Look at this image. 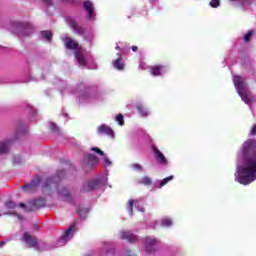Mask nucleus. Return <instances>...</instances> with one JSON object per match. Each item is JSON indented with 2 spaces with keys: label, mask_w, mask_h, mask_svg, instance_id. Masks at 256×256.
I'll return each instance as SVG.
<instances>
[{
  "label": "nucleus",
  "mask_w": 256,
  "mask_h": 256,
  "mask_svg": "<svg viewBox=\"0 0 256 256\" xmlns=\"http://www.w3.org/2000/svg\"><path fill=\"white\" fill-rule=\"evenodd\" d=\"M41 35L46 41H51V39H53V33L49 30L42 31Z\"/></svg>",
  "instance_id": "nucleus-27"
},
{
  "label": "nucleus",
  "mask_w": 256,
  "mask_h": 256,
  "mask_svg": "<svg viewBox=\"0 0 256 256\" xmlns=\"http://www.w3.org/2000/svg\"><path fill=\"white\" fill-rule=\"evenodd\" d=\"M49 128L51 129V131L53 133H59V127H57V125L55 123L51 122L49 124Z\"/></svg>",
  "instance_id": "nucleus-33"
},
{
  "label": "nucleus",
  "mask_w": 256,
  "mask_h": 256,
  "mask_svg": "<svg viewBox=\"0 0 256 256\" xmlns=\"http://www.w3.org/2000/svg\"><path fill=\"white\" fill-rule=\"evenodd\" d=\"M12 27H14V32L20 35H31L33 33V26L29 23H23L21 21H13Z\"/></svg>",
  "instance_id": "nucleus-10"
},
{
  "label": "nucleus",
  "mask_w": 256,
  "mask_h": 256,
  "mask_svg": "<svg viewBox=\"0 0 256 256\" xmlns=\"http://www.w3.org/2000/svg\"><path fill=\"white\" fill-rule=\"evenodd\" d=\"M136 110L138 111V115L144 119L151 115V110L141 103L136 104Z\"/></svg>",
  "instance_id": "nucleus-20"
},
{
  "label": "nucleus",
  "mask_w": 256,
  "mask_h": 256,
  "mask_svg": "<svg viewBox=\"0 0 256 256\" xmlns=\"http://www.w3.org/2000/svg\"><path fill=\"white\" fill-rule=\"evenodd\" d=\"M40 184L41 178H36L30 184H26L24 187H22V189L27 193H34V191H37V187H39Z\"/></svg>",
  "instance_id": "nucleus-18"
},
{
  "label": "nucleus",
  "mask_w": 256,
  "mask_h": 256,
  "mask_svg": "<svg viewBox=\"0 0 256 256\" xmlns=\"http://www.w3.org/2000/svg\"><path fill=\"white\" fill-rule=\"evenodd\" d=\"M43 206H45V199L43 198H37L32 203L33 209H39V207H43Z\"/></svg>",
  "instance_id": "nucleus-25"
},
{
  "label": "nucleus",
  "mask_w": 256,
  "mask_h": 256,
  "mask_svg": "<svg viewBox=\"0 0 256 256\" xmlns=\"http://www.w3.org/2000/svg\"><path fill=\"white\" fill-rule=\"evenodd\" d=\"M62 41L66 49L75 51V59L80 67H87V69H97V64L93 59L91 53L79 48V43L68 36H62Z\"/></svg>",
  "instance_id": "nucleus-4"
},
{
  "label": "nucleus",
  "mask_w": 256,
  "mask_h": 256,
  "mask_svg": "<svg viewBox=\"0 0 256 256\" xmlns=\"http://www.w3.org/2000/svg\"><path fill=\"white\" fill-rule=\"evenodd\" d=\"M221 5V2L219 0H211L210 1V7H213L214 9H217Z\"/></svg>",
  "instance_id": "nucleus-34"
},
{
  "label": "nucleus",
  "mask_w": 256,
  "mask_h": 256,
  "mask_svg": "<svg viewBox=\"0 0 256 256\" xmlns=\"http://www.w3.org/2000/svg\"><path fill=\"white\" fill-rule=\"evenodd\" d=\"M54 85H57L60 90L61 95L64 93H79V103L81 105H87V103H93L95 99V94L91 91V88L87 87L85 84L81 83L76 85L75 87L67 85L65 80H61L59 78L56 79Z\"/></svg>",
  "instance_id": "nucleus-3"
},
{
  "label": "nucleus",
  "mask_w": 256,
  "mask_h": 256,
  "mask_svg": "<svg viewBox=\"0 0 256 256\" xmlns=\"http://www.w3.org/2000/svg\"><path fill=\"white\" fill-rule=\"evenodd\" d=\"M152 152L158 165H161L162 167H169V160H167L165 154H163V152H161L157 146L152 145Z\"/></svg>",
  "instance_id": "nucleus-14"
},
{
  "label": "nucleus",
  "mask_w": 256,
  "mask_h": 256,
  "mask_svg": "<svg viewBox=\"0 0 256 256\" xmlns=\"http://www.w3.org/2000/svg\"><path fill=\"white\" fill-rule=\"evenodd\" d=\"M13 163L19 165V163H21V156H15L13 159Z\"/></svg>",
  "instance_id": "nucleus-42"
},
{
  "label": "nucleus",
  "mask_w": 256,
  "mask_h": 256,
  "mask_svg": "<svg viewBox=\"0 0 256 256\" xmlns=\"http://www.w3.org/2000/svg\"><path fill=\"white\" fill-rule=\"evenodd\" d=\"M250 135H256V124H254L250 130Z\"/></svg>",
  "instance_id": "nucleus-43"
},
{
  "label": "nucleus",
  "mask_w": 256,
  "mask_h": 256,
  "mask_svg": "<svg viewBox=\"0 0 256 256\" xmlns=\"http://www.w3.org/2000/svg\"><path fill=\"white\" fill-rule=\"evenodd\" d=\"M112 65L117 71L125 70V60L121 57V53H117V59L112 62Z\"/></svg>",
  "instance_id": "nucleus-19"
},
{
  "label": "nucleus",
  "mask_w": 256,
  "mask_h": 256,
  "mask_svg": "<svg viewBox=\"0 0 256 256\" xmlns=\"http://www.w3.org/2000/svg\"><path fill=\"white\" fill-rule=\"evenodd\" d=\"M32 115H33V117H35V115H37V111L36 110H32Z\"/></svg>",
  "instance_id": "nucleus-47"
},
{
  "label": "nucleus",
  "mask_w": 256,
  "mask_h": 256,
  "mask_svg": "<svg viewBox=\"0 0 256 256\" xmlns=\"http://www.w3.org/2000/svg\"><path fill=\"white\" fill-rule=\"evenodd\" d=\"M9 140L0 142V155H4V153H7L9 151Z\"/></svg>",
  "instance_id": "nucleus-24"
},
{
  "label": "nucleus",
  "mask_w": 256,
  "mask_h": 256,
  "mask_svg": "<svg viewBox=\"0 0 256 256\" xmlns=\"http://www.w3.org/2000/svg\"><path fill=\"white\" fill-rule=\"evenodd\" d=\"M105 255L112 256L115 255V249L111 248V243L104 244Z\"/></svg>",
  "instance_id": "nucleus-26"
},
{
  "label": "nucleus",
  "mask_w": 256,
  "mask_h": 256,
  "mask_svg": "<svg viewBox=\"0 0 256 256\" xmlns=\"http://www.w3.org/2000/svg\"><path fill=\"white\" fill-rule=\"evenodd\" d=\"M64 117H67V114H65Z\"/></svg>",
  "instance_id": "nucleus-50"
},
{
  "label": "nucleus",
  "mask_w": 256,
  "mask_h": 256,
  "mask_svg": "<svg viewBox=\"0 0 256 256\" xmlns=\"http://www.w3.org/2000/svg\"><path fill=\"white\" fill-rule=\"evenodd\" d=\"M124 255L125 256H135V254H133V252H131V250H125Z\"/></svg>",
  "instance_id": "nucleus-44"
},
{
  "label": "nucleus",
  "mask_w": 256,
  "mask_h": 256,
  "mask_svg": "<svg viewBox=\"0 0 256 256\" xmlns=\"http://www.w3.org/2000/svg\"><path fill=\"white\" fill-rule=\"evenodd\" d=\"M119 239H122L123 241H127V243L135 244L137 241H139V236H137L133 231L131 230H120L118 232Z\"/></svg>",
  "instance_id": "nucleus-11"
},
{
  "label": "nucleus",
  "mask_w": 256,
  "mask_h": 256,
  "mask_svg": "<svg viewBox=\"0 0 256 256\" xmlns=\"http://www.w3.org/2000/svg\"><path fill=\"white\" fill-rule=\"evenodd\" d=\"M23 241L28 245V247L34 248L37 247V238L30 235L28 232H25L23 235Z\"/></svg>",
  "instance_id": "nucleus-21"
},
{
  "label": "nucleus",
  "mask_w": 256,
  "mask_h": 256,
  "mask_svg": "<svg viewBox=\"0 0 256 256\" xmlns=\"http://www.w3.org/2000/svg\"><path fill=\"white\" fill-rule=\"evenodd\" d=\"M18 207H21L22 209H25V203H19Z\"/></svg>",
  "instance_id": "nucleus-45"
},
{
  "label": "nucleus",
  "mask_w": 256,
  "mask_h": 256,
  "mask_svg": "<svg viewBox=\"0 0 256 256\" xmlns=\"http://www.w3.org/2000/svg\"><path fill=\"white\" fill-rule=\"evenodd\" d=\"M97 135H106L107 137H111V139H115V131L113 128L107 124H101L96 129Z\"/></svg>",
  "instance_id": "nucleus-17"
},
{
  "label": "nucleus",
  "mask_w": 256,
  "mask_h": 256,
  "mask_svg": "<svg viewBox=\"0 0 256 256\" xmlns=\"http://www.w3.org/2000/svg\"><path fill=\"white\" fill-rule=\"evenodd\" d=\"M65 23H68L69 27L74 29V32L77 33L78 35H84L85 34V29L83 27L79 26L77 23V18L75 16H65L64 17Z\"/></svg>",
  "instance_id": "nucleus-12"
},
{
  "label": "nucleus",
  "mask_w": 256,
  "mask_h": 256,
  "mask_svg": "<svg viewBox=\"0 0 256 256\" xmlns=\"http://www.w3.org/2000/svg\"><path fill=\"white\" fill-rule=\"evenodd\" d=\"M160 225L161 227H166V228L173 227V218L169 216L163 217L160 220Z\"/></svg>",
  "instance_id": "nucleus-23"
},
{
  "label": "nucleus",
  "mask_w": 256,
  "mask_h": 256,
  "mask_svg": "<svg viewBox=\"0 0 256 256\" xmlns=\"http://www.w3.org/2000/svg\"><path fill=\"white\" fill-rule=\"evenodd\" d=\"M135 205V208L140 211V213H145V208L143 207V199L140 200H133L130 199L127 203L126 209L128 211V215L130 217H133V206Z\"/></svg>",
  "instance_id": "nucleus-15"
},
{
  "label": "nucleus",
  "mask_w": 256,
  "mask_h": 256,
  "mask_svg": "<svg viewBox=\"0 0 256 256\" xmlns=\"http://www.w3.org/2000/svg\"><path fill=\"white\" fill-rule=\"evenodd\" d=\"M253 30H249L245 35H244V41L248 43V41H251V37H253Z\"/></svg>",
  "instance_id": "nucleus-31"
},
{
  "label": "nucleus",
  "mask_w": 256,
  "mask_h": 256,
  "mask_svg": "<svg viewBox=\"0 0 256 256\" xmlns=\"http://www.w3.org/2000/svg\"><path fill=\"white\" fill-rule=\"evenodd\" d=\"M87 213H88L87 209H78V214L80 215V217H85Z\"/></svg>",
  "instance_id": "nucleus-40"
},
{
  "label": "nucleus",
  "mask_w": 256,
  "mask_h": 256,
  "mask_svg": "<svg viewBox=\"0 0 256 256\" xmlns=\"http://www.w3.org/2000/svg\"><path fill=\"white\" fill-rule=\"evenodd\" d=\"M109 172H105L104 175L90 180L88 182H84L82 185V192L89 193L90 191H95V189H99V187H103V185H107L109 181L108 178Z\"/></svg>",
  "instance_id": "nucleus-6"
},
{
  "label": "nucleus",
  "mask_w": 256,
  "mask_h": 256,
  "mask_svg": "<svg viewBox=\"0 0 256 256\" xmlns=\"http://www.w3.org/2000/svg\"><path fill=\"white\" fill-rule=\"evenodd\" d=\"M67 173L65 170H58L57 175L52 178H47L42 185V191L44 195H49L50 197H59L62 201H72L71 192L69 189L61 183Z\"/></svg>",
  "instance_id": "nucleus-2"
},
{
  "label": "nucleus",
  "mask_w": 256,
  "mask_h": 256,
  "mask_svg": "<svg viewBox=\"0 0 256 256\" xmlns=\"http://www.w3.org/2000/svg\"><path fill=\"white\" fill-rule=\"evenodd\" d=\"M145 253L148 255H154L157 252L158 247L161 245V240L155 236H147L143 240Z\"/></svg>",
  "instance_id": "nucleus-7"
},
{
  "label": "nucleus",
  "mask_w": 256,
  "mask_h": 256,
  "mask_svg": "<svg viewBox=\"0 0 256 256\" xmlns=\"http://www.w3.org/2000/svg\"><path fill=\"white\" fill-rule=\"evenodd\" d=\"M75 233H77V224L73 223L63 233L62 237L58 239L57 241L58 247H63V245H67V243H69V241L73 239Z\"/></svg>",
  "instance_id": "nucleus-9"
},
{
  "label": "nucleus",
  "mask_w": 256,
  "mask_h": 256,
  "mask_svg": "<svg viewBox=\"0 0 256 256\" xmlns=\"http://www.w3.org/2000/svg\"><path fill=\"white\" fill-rule=\"evenodd\" d=\"M6 207L8 208V209H15V207H17V203H15V202H13V201H8V202H6Z\"/></svg>",
  "instance_id": "nucleus-35"
},
{
  "label": "nucleus",
  "mask_w": 256,
  "mask_h": 256,
  "mask_svg": "<svg viewBox=\"0 0 256 256\" xmlns=\"http://www.w3.org/2000/svg\"><path fill=\"white\" fill-rule=\"evenodd\" d=\"M234 5H246L247 0H230Z\"/></svg>",
  "instance_id": "nucleus-36"
},
{
  "label": "nucleus",
  "mask_w": 256,
  "mask_h": 256,
  "mask_svg": "<svg viewBox=\"0 0 256 256\" xmlns=\"http://www.w3.org/2000/svg\"><path fill=\"white\" fill-rule=\"evenodd\" d=\"M234 179L240 185H251L256 181V140L247 139L239 149Z\"/></svg>",
  "instance_id": "nucleus-1"
},
{
  "label": "nucleus",
  "mask_w": 256,
  "mask_h": 256,
  "mask_svg": "<svg viewBox=\"0 0 256 256\" xmlns=\"http://www.w3.org/2000/svg\"><path fill=\"white\" fill-rule=\"evenodd\" d=\"M116 49H119V46H116Z\"/></svg>",
  "instance_id": "nucleus-49"
},
{
  "label": "nucleus",
  "mask_w": 256,
  "mask_h": 256,
  "mask_svg": "<svg viewBox=\"0 0 256 256\" xmlns=\"http://www.w3.org/2000/svg\"><path fill=\"white\" fill-rule=\"evenodd\" d=\"M46 7H53V0H42Z\"/></svg>",
  "instance_id": "nucleus-41"
},
{
  "label": "nucleus",
  "mask_w": 256,
  "mask_h": 256,
  "mask_svg": "<svg viewBox=\"0 0 256 256\" xmlns=\"http://www.w3.org/2000/svg\"><path fill=\"white\" fill-rule=\"evenodd\" d=\"M137 49V46H132V51H134V53L137 52Z\"/></svg>",
  "instance_id": "nucleus-46"
},
{
  "label": "nucleus",
  "mask_w": 256,
  "mask_h": 256,
  "mask_svg": "<svg viewBox=\"0 0 256 256\" xmlns=\"http://www.w3.org/2000/svg\"><path fill=\"white\" fill-rule=\"evenodd\" d=\"M166 73H169L168 65L157 64V65L150 67V74L153 77H163V75H166Z\"/></svg>",
  "instance_id": "nucleus-16"
},
{
  "label": "nucleus",
  "mask_w": 256,
  "mask_h": 256,
  "mask_svg": "<svg viewBox=\"0 0 256 256\" xmlns=\"http://www.w3.org/2000/svg\"><path fill=\"white\" fill-rule=\"evenodd\" d=\"M140 183L142 185H151L153 183V180L149 176H145L140 180Z\"/></svg>",
  "instance_id": "nucleus-29"
},
{
  "label": "nucleus",
  "mask_w": 256,
  "mask_h": 256,
  "mask_svg": "<svg viewBox=\"0 0 256 256\" xmlns=\"http://www.w3.org/2000/svg\"><path fill=\"white\" fill-rule=\"evenodd\" d=\"M131 168L134 169L135 171H143V166L139 164H132Z\"/></svg>",
  "instance_id": "nucleus-37"
},
{
  "label": "nucleus",
  "mask_w": 256,
  "mask_h": 256,
  "mask_svg": "<svg viewBox=\"0 0 256 256\" xmlns=\"http://www.w3.org/2000/svg\"><path fill=\"white\" fill-rule=\"evenodd\" d=\"M93 38V33L84 36L85 41H88V43H91V41H93Z\"/></svg>",
  "instance_id": "nucleus-38"
},
{
  "label": "nucleus",
  "mask_w": 256,
  "mask_h": 256,
  "mask_svg": "<svg viewBox=\"0 0 256 256\" xmlns=\"http://www.w3.org/2000/svg\"><path fill=\"white\" fill-rule=\"evenodd\" d=\"M90 150L93 151V153H97V155H101V157H103V155H105L103 150L99 149V147H92V148H90Z\"/></svg>",
  "instance_id": "nucleus-32"
},
{
  "label": "nucleus",
  "mask_w": 256,
  "mask_h": 256,
  "mask_svg": "<svg viewBox=\"0 0 256 256\" xmlns=\"http://www.w3.org/2000/svg\"><path fill=\"white\" fill-rule=\"evenodd\" d=\"M63 5H77L79 0H60Z\"/></svg>",
  "instance_id": "nucleus-30"
},
{
  "label": "nucleus",
  "mask_w": 256,
  "mask_h": 256,
  "mask_svg": "<svg viewBox=\"0 0 256 256\" xmlns=\"http://www.w3.org/2000/svg\"><path fill=\"white\" fill-rule=\"evenodd\" d=\"M173 179H175V176H168L162 180H157L154 184V187H156V189H163V187H165V185H167V183H170V181H173Z\"/></svg>",
  "instance_id": "nucleus-22"
},
{
  "label": "nucleus",
  "mask_w": 256,
  "mask_h": 256,
  "mask_svg": "<svg viewBox=\"0 0 256 256\" xmlns=\"http://www.w3.org/2000/svg\"><path fill=\"white\" fill-rule=\"evenodd\" d=\"M81 163L85 171H91V169H93V167H95V165L99 163V159L93 154H87L86 156H84V159Z\"/></svg>",
  "instance_id": "nucleus-13"
},
{
  "label": "nucleus",
  "mask_w": 256,
  "mask_h": 256,
  "mask_svg": "<svg viewBox=\"0 0 256 256\" xmlns=\"http://www.w3.org/2000/svg\"><path fill=\"white\" fill-rule=\"evenodd\" d=\"M83 9L86 13V21L88 23H95L97 21V12L95 11V4L91 0H84Z\"/></svg>",
  "instance_id": "nucleus-8"
},
{
  "label": "nucleus",
  "mask_w": 256,
  "mask_h": 256,
  "mask_svg": "<svg viewBox=\"0 0 256 256\" xmlns=\"http://www.w3.org/2000/svg\"><path fill=\"white\" fill-rule=\"evenodd\" d=\"M5 245V242H0V247H3Z\"/></svg>",
  "instance_id": "nucleus-48"
},
{
  "label": "nucleus",
  "mask_w": 256,
  "mask_h": 256,
  "mask_svg": "<svg viewBox=\"0 0 256 256\" xmlns=\"http://www.w3.org/2000/svg\"><path fill=\"white\" fill-rule=\"evenodd\" d=\"M232 81L242 101H244L246 105H251V93L249 92V88L247 87V82L245 81V78L236 75L233 76Z\"/></svg>",
  "instance_id": "nucleus-5"
},
{
  "label": "nucleus",
  "mask_w": 256,
  "mask_h": 256,
  "mask_svg": "<svg viewBox=\"0 0 256 256\" xmlns=\"http://www.w3.org/2000/svg\"><path fill=\"white\" fill-rule=\"evenodd\" d=\"M115 121L116 123H118V125H120V127H123V125H125V119L123 118V114H118L115 117Z\"/></svg>",
  "instance_id": "nucleus-28"
},
{
  "label": "nucleus",
  "mask_w": 256,
  "mask_h": 256,
  "mask_svg": "<svg viewBox=\"0 0 256 256\" xmlns=\"http://www.w3.org/2000/svg\"><path fill=\"white\" fill-rule=\"evenodd\" d=\"M104 164H105V167H111V165L113 163L111 162V160L107 156H105L104 157Z\"/></svg>",
  "instance_id": "nucleus-39"
}]
</instances>
